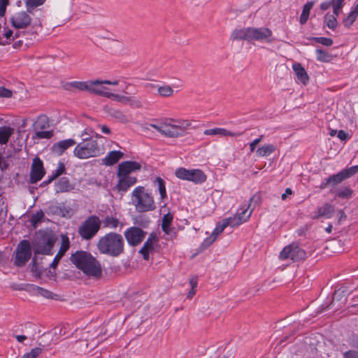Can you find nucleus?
Masks as SVG:
<instances>
[{
  "label": "nucleus",
  "mask_w": 358,
  "mask_h": 358,
  "mask_svg": "<svg viewBox=\"0 0 358 358\" xmlns=\"http://www.w3.org/2000/svg\"><path fill=\"white\" fill-rule=\"evenodd\" d=\"M191 124V122L188 120L164 118L156 124H150V127L165 136L178 138L183 136L187 130L190 128Z\"/></svg>",
  "instance_id": "f257e3e1"
},
{
  "label": "nucleus",
  "mask_w": 358,
  "mask_h": 358,
  "mask_svg": "<svg viewBox=\"0 0 358 358\" xmlns=\"http://www.w3.org/2000/svg\"><path fill=\"white\" fill-rule=\"evenodd\" d=\"M71 261L76 268L88 276L97 277L101 274L99 263L87 252L76 251L72 254Z\"/></svg>",
  "instance_id": "f03ea898"
},
{
  "label": "nucleus",
  "mask_w": 358,
  "mask_h": 358,
  "mask_svg": "<svg viewBox=\"0 0 358 358\" xmlns=\"http://www.w3.org/2000/svg\"><path fill=\"white\" fill-rule=\"evenodd\" d=\"M273 33L267 27H246L235 29L231 36L233 40H245L248 41H266L271 42L270 38Z\"/></svg>",
  "instance_id": "7ed1b4c3"
},
{
  "label": "nucleus",
  "mask_w": 358,
  "mask_h": 358,
  "mask_svg": "<svg viewBox=\"0 0 358 358\" xmlns=\"http://www.w3.org/2000/svg\"><path fill=\"white\" fill-rule=\"evenodd\" d=\"M103 152V148L98 144L96 140L86 137L76 145L73 155L78 159H86L100 156Z\"/></svg>",
  "instance_id": "20e7f679"
},
{
  "label": "nucleus",
  "mask_w": 358,
  "mask_h": 358,
  "mask_svg": "<svg viewBox=\"0 0 358 358\" xmlns=\"http://www.w3.org/2000/svg\"><path fill=\"white\" fill-rule=\"evenodd\" d=\"M127 87L128 84L124 79L113 80V101L128 104L134 108H141L143 101L140 97L125 95V90Z\"/></svg>",
  "instance_id": "39448f33"
},
{
  "label": "nucleus",
  "mask_w": 358,
  "mask_h": 358,
  "mask_svg": "<svg viewBox=\"0 0 358 358\" xmlns=\"http://www.w3.org/2000/svg\"><path fill=\"white\" fill-rule=\"evenodd\" d=\"M131 201L136 210L140 213L152 211L155 208L152 196L143 186H138L132 191Z\"/></svg>",
  "instance_id": "423d86ee"
},
{
  "label": "nucleus",
  "mask_w": 358,
  "mask_h": 358,
  "mask_svg": "<svg viewBox=\"0 0 358 358\" xmlns=\"http://www.w3.org/2000/svg\"><path fill=\"white\" fill-rule=\"evenodd\" d=\"M57 238L50 232H39L32 241L35 255H52Z\"/></svg>",
  "instance_id": "0eeeda50"
},
{
  "label": "nucleus",
  "mask_w": 358,
  "mask_h": 358,
  "mask_svg": "<svg viewBox=\"0 0 358 358\" xmlns=\"http://www.w3.org/2000/svg\"><path fill=\"white\" fill-rule=\"evenodd\" d=\"M101 224V222L97 216L91 215L80 226L78 234L83 239L90 240L99 231Z\"/></svg>",
  "instance_id": "6e6552de"
},
{
  "label": "nucleus",
  "mask_w": 358,
  "mask_h": 358,
  "mask_svg": "<svg viewBox=\"0 0 358 358\" xmlns=\"http://www.w3.org/2000/svg\"><path fill=\"white\" fill-rule=\"evenodd\" d=\"M175 175L180 180L191 181L195 184H201L207 179L204 172L199 169H187L180 167L176 170Z\"/></svg>",
  "instance_id": "1a4fd4ad"
},
{
  "label": "nucleus",
  "mask_w": 358,
  "mask_h": 358,
  "mask_svg": "<svg viewBox=\"0 0 358 358\" xmlns=\"http://www.w3.org/2000/svg\"><path fill=\"white\" fill-rule=\"evenodd\" d=\"M31 256V246L29 241L22 240L15 250L14 264L17 266H22L29 260Z\"/></svg>",
  "instance_id": "9d476101"
},
{
  "label": "nucleus",
  "mask_w": 358,
  "mask_h": 358,
  "mask_svg": "<svg viewBox=\"0 0 358 358\" xmlns=\"http://www.w3.org/2000/svg\"><path fill=\"white\" fill-rule=\"evenodd\" d=\"M306 252L298 244L292 243L285 247L280 253V259L282 260H291L299 262L306 258Z\"/></svg>",
  "instance_id": "9b49d317"
},
{
  "label": "nucleus",
  "mask_w": 358,
  "mask_h": 358,
  "mask_svg": "<svg viewBox=\"0 0 358 358\" xmlns=\"http://www.w3.org/2000/svg\"><path fill=\"white\" fill-rule=\"evenodd\" d=\"M236 348L231 344L222 345L216 350L213 348L208 350L209 358H234Z\"/></svg>",
  "instance_id": "f8f14e48"
},
{
  "label": "nucleus",
  "mask_w": 358,
  "mask_h": 358,
  "mask_svg": "<svg viewBox=\"0 0 358 358\" xmlns=\"http://www.w3.org/2000/svg\"><path fill=\"white\" fill-rule=\"evenodd\" d=\"M49 127L48 118L45 115H41L35 122V134L38 138L49 139L52 136V131H44Z\"/></svg>",
  "instance_id": "ddd939ff"
},
{
  "label": "nucleus",
  "mask_w": 358,
  "mask_h": 358,
  "mask_svg": "<svg viewBox=\"0 0 358 358\" xmlns=\"http://www.w3.org/2000/svg\"><path fill=\"white\" fill-rule=\"evenodd\" d=\"M45 173L42 160L36 157L33 159L30 171V182L35 184L41 180Z\"/></svg>",
  "instance_id": "4468645a"
},
{
  "label": "nucleus",
  "mask_w": 358,
  "mask_h": 358,
  "mask_svg": "<svg viewBox=\"0 0 358 358\" xmlns=\"http://www.w3.org/2000/svg\"><path fill=\"white\" fill-rule=\"evenodd\" d=\"M146 232L139 227H132L124 232L125 238L131 245H137L140 244L145 238Z\"/></svg>",
  "instance_id": "2eb2a0df"
},
{
  "label": "nucleus",
  "mask_w": 358,
  "mask_h": 358,
  "mask_svg": "<svg viewBox=\"0 0 358 358\" xmlns=\"http://www.w3.org/2000/svg\"><path fill=\"white\" fill-rule=\"evenodd\" d=\"M117 182L115 189L120 195L127 192V190L137 182V178L135 176H125L117 175Z\"/></svg>",
  "instance_id": "dca6fc26"
},
{
  "label": "nucleus",
  "mask_w": 358,
  "mask_h": 358,
  "mask_svg": "<svg viewBox=\"0 0 358 358\" xmlns=\"http://www.w3.org/2000/svg\"><path fill=\"white\" fill-rule=\"evenodd\" d=\"M249 207L250 204H245L234 216L229 217L231 227H238L248 220L252 212V210H249Z\"/></svg>",
  "instance_id": "f3484780"
},
{
  "label": "nucleus",
  "mask_w": 358,
  "mask_h": 358,
  "mask_svg": "<svg viewBox=\"0 0 358 358\" xmlns=\"http://www.w3.org/2000/svg\"><path fill=\"white\" fill-rule=\"evenodd\" d=\"M10 22L15 28L24 29L31 24V18L27 12L20 11L11 17Z\"/></svg>",
  "instance_id": "a211bd4d"
},
{
  "label": "nucleus",
  "mask_w": 358,
  "mask_h": 358,
  "mask_svg": "<svg viewBox=\"0 0 358 358\" xmlns=\"http://www.w3.org/2000/svg\"><path fill=\"white\" fill-rule=\"evenodd\" d=\"M141 169V164L135 161H125L118 165L117 175L125 176H132L131 173L139 171Z\"/></svg>",
  "instance_id": "6ab92c4d"
},
{
  "label": "nucleus",
  "mask_w": 358,
  "mask_h": 358,
  "mask_svg": "<svg viewBox=\"0 0 358 358\" xmlns=\"http://www.w3.org/2000/svg\"><path fill=\"white\" fill-rule=\"evenodd\" d=\"M230 220H229L228 217L224 219L221 222L218 223L210 236L204 240L203 244L206 246L211 245L216 240L217 236L220 234L227 226L231 227Z\"/></svg>",
  "instance_id": "aec40b11"
},
{
  "label": "nucleus",
  "mask_w": 358,
  "mask_h": 358,
  "mask_svg": "<svg viewBox=\"0 0 358 358\" xmlns=\"http://www.w3.org/2000/svg\"><path fill=\"white\" fill-rule=\"evenodd\" d=\"M92 83L93 85L91 87L92 89H90V92H93L108 98L110 97L112 93L108 88L103 86V84L111 85L112 82L110 80L100 81L96 80L94 81L92 80Z\"/></svg>",
  "instance_id": "412c9836"
},
{
  "label": "nucleus",
  "mask_w": 358,
  "mask_h": 358,
  "mask_svg": "<svg viewBox=\"0 0 358 358\" xmlns=\"http://www.w3.org/2000/svg\"><path fill=\"white\" fill-rule=\"evenodd\" d=\"M76 142L75 140L72 138L65 139L63 141H60L56 143H55L52 147V151L54 154L60 156L62 155L67 149L75 145Z\"/></svg>",
  "instance_id": "4be33fe9"
},
{
  "label": "nucleus",
  "mask_w": 358,
  "mask_h": 358,
  "mask_svg": "<svg viewBox=\"0 0 358 358\" xmlns=\"http://www.w3.org/2000/svg\"><path fill=\"white\" fill-rule=\"evenodd\" d=\"M335 211L334 206L329 203H324L322 206L317 208L313 216V219H319L320 217L330 218L332 217Z\"/></svg>",
  "instance_id": "5701e85b"
},
{
  "label": "nucleus",
  "mask_w": 358,
  "mask_h": 358,
  "mask_svg": "<svg viewBox=\"0 0 358 358\" xmlns=\"http://www.w3.org/2000/svg\"><path fill=\"white\" fill-rule=\"evenodd\" d=\"M173 216L171 213L164 215L162 219V229L163 231L170 236H173L176 234V230L171 227Z\"/></svg>",
  "instance_id": "b1692460"
},
{
  "label": "nucleus",
  "mask_w": 358,
  "mask_h": 358,
  "mask_svg": "<svg viewBox=\"0 0 358 358\" xmlns=\"http://www.w3.org/2000/svg\"><path fill=\"white\" fill-rule=\"evenodd\" d=\"M99 251L103 254H112V234L109 233L101 238L98 243Z\"/></svg>",
  "instance_id": "393cba45"
},
{
  "label": "nucleus",
  "mask_w": 358,
  "mask_h": 358,
  "mask_svg": "<svg viewBox=\"0 0 358 358\" xmlns=\"http://www.w3.org/2000/svg\"><path fill=\"white\" fill-rule=\"evenodd\" d=\"M156 242V236L151 234L147 241L144 243L143 248L139 251V252L142 254L144 259H148L149 252L153 250L154 245Z\"/></svg>",
  "instance_id": "a878e982"
},
{
  "label": "nucleus",
  "mask_w": 358,
  "mask_h": 358,
  "mask_svg": "<svg viewBox=\"0 0 358 358\" xmlns=\"http://www.w3.org/2000/svg\"><path fill=\"white\" fill-rule=\"evenodd\" d=\"M203 134L207 136H239L242 133L231 132L224 128H213L206 129Z\"/></svg>",
  "instance_id": "bb28decb"
},
{
  "label": "nucleus",
  "mask_w": 358,
  "mask_h": 358,
  "mask_svg": "<svg viewBox=\"0 0 358 358\" xmlns=\"http://www.w3.org/2000/svg\"><path fill=\"white\" fill-rule=\"evenodd\" d=\"M93 85L92 80L89 81H73L66 84V89L68 90H72L76 89L80 91H88L90 92L91 87Z\"/></svg>",
  "instance_id": "cd10ccee"
},
{
  "label": "nucleus",
  "mask_w": 358,
  "mask_h": 358,
  "mask_svg": "<svg viewBox=\"0 0 358 358\" xmlns=\"http://www.w3.org/2000/svg\"><path fill=\"white\" fill-rule=\"evenodd\" d=\"M292 69L297 79L303 84L306 85L309 80V77L305 69L299 63L294 64L292 65Z\"/></svg>",
  "instance_id": "c85d7f7f"
},
{
  "label": "nucleus",
  "mask_w": 358,
  "mask_h": 358,
  "mask_svg": "<svg viewBox=\"0 0 358 358\" xmlns=\"http://www.w3.org/2000/svg\"><path fill=\"white\" fill-rule=\"evenodd\" d=\"M73 189V185L70 183L68 178L62 177L55 183L56 192H66Z\"/></svg>",
  "instance_id": "c756f323"
},
{
  "label": "nucleus",
  "mask_w": 358,
  "mask_h": 358,
  "mask_svg": "<svg viewBox=\"0 0 358 358\" xmlns=\"http://www.w3.org/2000/svg\"><path fill=\"white\" fill-rule=\"evenodd\" d=\"M276 150V147L273 144H265L257 148L256 155L259 157H266L271 155Z\"/></svg>",
  "instance_id": "7c9ffc66"
},
{
  "label": "nucleus",
  "mask_w": 358,
  "mask_h": 358,
  "mask_svg": "<svg viewBox=\"0 0 358 358\" xmlns=\"http://www.w3.org/2000/svg\"><path fill=\"white\" fill-rule=\"evenodd\" d=\"M14 132V129L10 127H0V144H6Z\"/></svg>",
  "instance_id": "2f4dec72"
},
{
  "label": "nucleus",
  "mask_w": 358,
  "mask_h": 358,
  "mask_svg": "<svg viewBox=\"0 0 358 358\" xmlns=\"http://www.w3.org/2000/svg\"><path fill=\"white\" fill-rule=\"evenodd\" d=\"M123 239L120 235L113 234V256H117L123 251Z\"/></svg>",
  "instance_id": "473e14b6"
},
{
  "label": "nucleus",
  "mask_w": 358,
  "mask_h": 358,
  "mask_svg": "<svg viewBox=\"0 0 358 358\" xmlns=\"http://www.w3.org/2000/svg\"><path fill=\"white\" fill-rule=\"evenodd\" d=\"M313 5V1H308L303 6V10L300 16V23L301 24L306 23L310 15V10L312 9Z\"/></svg>",
  "instance_id": "72a5a7b5"
},
{
  "label": "nucleus",
  "mask_w": 358,
  "mask_h": 358,
  "mask_svg": "<svg viewBox=\"0 0 358 358\" xmlns=\"http://www.w3.org/2000/svg\"><path fill=\"white\" fill-rule=\"evenodd\" d=\"M25 4L27 11L31 13L36 7L43 5L46 0H22Z\"/></svg>",
  "instance_id": "f704fd0d"
},
{
  "label": "nucleus",
  "mask_w": 358,
  "mask_h": 358,
  "mask_svg": "<svg viewBox=\"0 0 358 358\" xmlns=\"http://www.w3.org/2000/svg\"><path fill=\"white\" fill-rule=\"evenodd\" d=\"M315 54L317 59L322 62H329L333 59L331 55L322 49H317L315 50Z\"/></svg>",
  "instance_id": "c9c22d12"
},
{
  "label": "nucleus",
  "mask_w": 358,
  "mask_h": 358,
  "mask_svg": "<svg viewBox=\"0 0 358 358\" xmlns=\"http://www.w3.org/2000/svg\"><path fill=\"white\" fill-rule=\"evenodd\" d=\"M336 17L334 14H327L324 17V22L329 29L334 30L338 25Z\"/></svg>",
  "instance_id": "e433bc0d"
},
{
  "label": "nucleus",
  "mask_w": 358,
  "mask_h": 358,
  "mask_svg": "<svg viewBox=\"0 0 358 358\" xmlns=\"http://www.w3.org/2000/svg\"><path fill=\"white\" fill-rule=\"evenodd\" d=\"M173 88L169 85H163L157 88L158 94L163 97L171 96L173 94Z\"/></svg>",
  "instance_id": "4c0bfd02"
},
{
  "label": "nucleus",
  "mask_w": 358,
  "mask_h": 358,
  "mask_svg": "<svg viewBox=\"0 0 358 358\" xmlns=\"http://www.w3.org/2000/svg\"><path fill=\"white\" fill-rule=\"evenodd\" d=\"M154 182L157 185L161 199H165L166 197V191L164 180L160 177H157Z\"/></svg>",
  "instance_id": "58836bf2"
},
{
  "label": "nucleus",
  "mask_w": 358,
  "mask_h": 358,
  "mask_svg": "<svg viewBox=\"0 0 358 358\" xmlns=\"http://www.w3.org/2000/svg\"><path fill=\"white\" fill-rule=\"evenodd\" d=\"M65 171V166L63 163H59L58 167L52 172V175L49 176V178L45 182L46 184L50 183L51 181L63 174Z\"/></svg>",
  "instance_id": "ea45409f"
},
{
  "label": "nucleus",
  "mask_w": 358,
  "mask_h": 358,
  "mask_svg": "<svg viewBox=\"0 0 358 358\" xmlns=\"http://www.w3.org/2000/svg\"><path fill=\"white\" fill-rule=\"evenodd\" d=\"M352 189L348 187L339 188L336 191V195L340 198L349 199L352 196Z\"/></svg>",
  "instance_id": "a19ab883"
},
{
  "label": "nucleus",
  "mask_w": 358,
  "mask_h": 358,
  "mask_svg": "<svg viewBox=\"0 0 358 358\" xmlns=\"http://www.w3.org/2000/svg\"><path fill=\"white\" fill-rule=\"evenodd\" d=\"M33 290L37 295L41 296L46 299H53L54 294L50 291L43 287L36 286L34 287Z\"/></svg>",
  "instance_id": "79ce46f5"
},
{
  "label": "nucleus",
  "mask_w": 358,
  "mask_h": 358,
  "mask_svg": "<svg viewBox=\"0 0 358 358\" xmlns=\"http://www.w3.org/2000/svg\"><path fill=\"white\" fill-rule=\"evenodd\" d=\"M345 179L346 178L343 171L328 178V180L330 181V183L333 185L341 182Z\"/></svg>",
  "instance_id": "37998d69"
},
{
  "label": "nucleus",
  "mask_w": 358,
  "mask_h": 358,
  "mask_svg": "<svg viewBox=\"0 0 358 358\" xmlns=\"http://www.w3.org/2000/svg\"><path fill=\"white\" fill-rule=\"evenodd\" d=\"M357 15L355 12L352 10L343 21L344 26L349 28L356 20Z\"/></svg>",
  "instance_id": "c03bdc74"
},
{
  "label": "nucleus",
  "mask_w": 358,
  "mask_h": 358,
  "mask_svg": "<svg viewBox=\"0 0 358 358\" xmlns=\"http://www.w3.org/2000/svg\"><path fill=\"white\" fill-rule=\"evenodd\" d=\"M62 243L59 252L65 254L70 247L69 238L66 235L61 236Z\"/></svg>",
  "instance_id": "a18cd8bd"
},
{
  "label": "nucleus",
  "mask_w": 358,
  "mask_h": 358,
  "mask_svg": "<svg viewBox=\"0 0 358 358\" xmlns=\"http://www.w3.org/2000/svg\"><path fill=\"white\" fill-rule=\"evenodd\" d=\"M4 39L0 37V44L5 45L6 43H9L10 41L14 39L13 32L10 29H5L4 33L3 34Z\"/></svg>",
  "instance_id": "49530a36"
},
{
  "label": "nucleus",
  "mask_w": 358,
  "mask_h": 358,
  "mask_svg": "<svg viewBox=\"0 0 358 358\" xmlns=\"http://www.w3.org/2000/svg\"><path fill=\"white\" fill-rule=\"evenodd\" d=\"M343 1L344 0H331V6L333 7V11L334 14L336 16H338L341 10L342 9L343 6Z\"/></svg>",
  "instance_id": "de8ad7c7"
},
{
  "label": "nucleus",
  "mask_w": 358,
  "mask_h": 358,
  "mask_svg": "<svg viewBox=\"0 0 358 358\" xmlns=\"http://www.w3.org/2000/svg\"><path fill=\"white\" fill-rule=\"evenodd\" d=\"M44 217V213L42 210L37 211L33 214L31 217V223L34 227H36L37 224L41 222Z\"/></svg>",
  "instance_id": "09e8293b"
},
{
  "label": "nucleus",
  "mask_w": 358,
  "mask_h": 358,
  "mask_svg": "<svg viewBox=\"0 0 358 358\" xmlns=\"http://www.w3.org/2000/svg\"><path fill=\"white\" fill-rule=\"evenodd\" d=\"M19 327H21L20 331L27 335L31 334L34 336L35 334L34 325L30 322L26 323L24 325H20Z\"/></svg>",
  "instance_id": "8fccbe9b"
},
{
  "label": "nucleus",
  "mask_w": 358,
  "mask_h": 358,
  "mask_svg": "<svg viewBox=\"0 0 358 358\" xmlns=\"http://www.w3.org/2000/svg\"><path fill=\"white\" fill-rule=\"evenodd\" d=\"M315 42L321 43L324 46L329 47L333 44V41L331 38H326V37H315L313 38Z\"/></svg>",
  "instance_id": "3c124183"
},
{
  "label": "nucleus",
  "mask_w": 358,
  "mask_h": 358,
  "mask_svg": "<svg viewBox=\"0 0 358 358\" xmlns=\"http://www.w3.org/2000/svg\"><path fill=\"white\" fill-rule=\"evenodd\" d=\"M42 352L40 348H35L29 352L24 354L21 358H36Z\"/></svg>",
  "instance_id": "603ef678"
},
{
  "label": "nucleus",
  "mask_w": 358,
  "mask_h": 358,
  "mask_svg": "<svg viewBox=\"0 0 358 358\" xmlns=\"http://www.w3.org/2000/svg\"><path fill=\"white\" fill-rule=\"evenodd\" d=\"M342 171L345 175V178H348L355 175V173H358V165L351 166L348 169H345Z\"/></svg>",
  "instance_id": "864d4df0"
},
{
  "label": "nucleus",
  "mask_w": 358,
  "mask_h": 358,
  "mask_svg": "<svg viewBox=\"0 0 358 358\" xmlns=\"http://www.w3.org/2000/svg\"><path fill=\"white\" fill-rule=\"evenodd\" d=\"M149 222V220L145 218L144 216H138L136 218L135 224L140 225L142 227H146Z\"/></svg>",
  "instance_id": "5fc2aeb1"
},
{
  "label": "nucleus",
  "mask_w": 358,
  "mask_h": 358,
  "mask_svg": "<svg viewBox=\"0 0 358 358\" xmlns=\"http://www.w3.org/2000/svg\"><path fill=\"white\" fill-rule=\"evenodd\" d=\"M13 95V92L6 87H0V97L10 98Z\"/></svg>",
  "instance_id": "6e6d98bb"
},
{
  "label": "nucleus",
  "mask_w": 358,
  "mask_h": 358,
  "mask_svg": "<svg viewBox=\"0 0 358 358\" xmlns=\"http://www.w3.org/2000/svg\"><path fill=\"white\" fill-rule=\"evenodd\" d=\"M263 138H264V136L261 135L259 138L253 140L250 143V150L251 152H252L255 150L257 145L263 140Z\"/></svg>",
  "instance_id": "4d7b16f0"
},
{
  "label": "nucleus",
  "mask_w": 358,
  "mask_h": 358,
  "mask_svg": "<svg viewBox=\"0 0 358 358\" xmlns=\"http://www.w3.org/2000/svg\"><path fill=\"white\" fill-rule=\"evenodd\" d=\"M124 152L120 150H113V164L117 162L120 159L123 157Z\"/></svg>",
  "instance_id": "13d9d810"
},
{
  "label": "nucleus",
  "mask_w": 358,
  "mask_h": 358,
  "mask_svg": "<svg viewBox=\"0 0 358 358\" xmlns=\"http://www.w3.org/2000/svg\"><path fill=\"white\" fill-rule=\"evenodd\" d=\"M113 118L117 119L120 122H125L127 121V117L120 111H115L113 112Z\"/></svg>",
  "instance_id": "bf43d9fd"
},
{
  "label": "nucleus",
  "mask_w": 358,
  "mask_h": 358,
  "mask_svg": "<svg viewBox=\"0 0 358 358\" xmlns=\"http://www.w3.org/2000/svg\"><path fill=\"white\" fill-rule=\"evenodd\" d=\"M102 164L106 166L112 165V151L108 152L106 157L101 159Z\"/></svg>",
  "instance_id": "052dcab7"
},
{
  "label": "nucleus",
  "mask_w": 358,
  "mask_h": 358,
  "mask_svg": "<svg viewBox=\"0 0 358 358\" xmlns=\"http://www.w3.org/2000/svg\"><path fill=\"white\" fill-rule=\"evenodd\" d=\"M8 4V0H0V16L4 15Z\"/></svg>",
  "instance_id": "680f3d73"
},
{
  "label": "nucleus",
  "mask_w": 358,
  "mask_h": 358,
  "mask_svg": "<svg viewBox=\"0 0 358 358\" xmlns=\"http://www.w3.org/2000/svg\"><path fill=\"white\" fill-rule=\"evenodd\" d=\"M344 358H358V352L354 350H349L343 354Z\"/></svg>",
  "instance_id": "e2e57ef3"
},
{
  "label": "nucleus",
  "mask_w": 358,
  "mask_h": 358,
  "mask_svg": "<svg viewBox=\"0 0 358 358\" xmlns=\"http://www.w3.org/2000/svg\"><path fill=\"white\" fill-rule=\"evenodd\" d=\"M338 137L341 140V141H345L346 140L347 138H349V135L348 133H346L345 131L343 130H340L338 131Z\"/></svg>",
  "instance_id": "0e129e2a"
},
{
  "label": "nucleus",
  "mask_w": 358,
  "mask_h": 358,
  "mask_svg": "<svg viewBox=\"0 0 358 358\" xmlns=\"http://www.w3.org/2000/svg\"><path fill=\"white\" fill-rule=\"evenodd\" d=\"M320 8L322 10H327L330 6H331V2L330 1H324L320 4Z\"/></svg>",
  "instance_id": "69168bd1"
},
{
  "label": "nucleus",
  "mask_w": 358,
  "mask_h": 358,
  "mask_svg": "<svg viewBox=\"0 0 358 358\" xmlns=\"http://www.w3.org/2000/svg\"><path fill=\"white\" fill-rule=\"evenodd\" d=\"M13 336L19 343H23L27 338V336L26 335H16L13 334Z\"/></svg>",
  "instance_id": "338daca9"
},
{
  "label": "nucleus",
  "mask_w": 358,
  "mask_h": 358,
  "mask_svg": "<svg viewBox=\"0 0 358 358\" xmlns=\"http://www.w3.org/2000/svg\"><path fill=\"white\" fill-rule=\"evenodd\" d=\"M292 190L290 188H287L285 193L281 195L282 200L285 201L289 195H292Z\"/></svg>",
  "instance_id": "774afa93"
}]
</instances>
